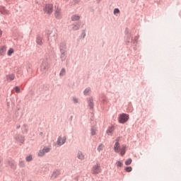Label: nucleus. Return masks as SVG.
I'll return each instance as SVG.
<instances>
[{"instance_id":"obj_38","label":"nucleus","mask_w":181,"mask_h":181,"mask_svg":"<svg viewBox=\"0 0 181 181\" xmlns=\"http://www.w3.org/2000/svg\"><path fill=\"white\" fill-rule=\"evenodd\" d=\"M73 102L74 103V104H77V103H78V99H77L76 98H73Z\"/></svg>"},{"instance_id":"obj_46","label":"nucleus","mask_w":181,"mask_h":181,"mask_svg":"<svg viewBox=\"0 0 181 181\" xmlns=\"http://www.w3.org/2000/svg\"><path fill=\"white\" fill-rule=\"evenodd\" d=\"M75 179L77 180V177H76Z\"/></svg>"},{"instance_id":"obj_10","label":"nucleus","mask_w":181,"mask_h":181,"mask_svg":"<svg viewBox=\"0 0 181 181\" xmlns=\"http://www.w3.org/2000/svg\"><path fill=\"white\" fill-rule=\"evenodd\" d=\"M67 141V136H64L63 138L59 136L57 139V144L58 146H62V145H64V143Z\"/></svg>"},{"instance_id":"obj_16","label":"nucleus","mask_w":181,"mask_h":181,"mask_svg":"<svg viewBox=\"0 0 181 181\" xmlns=\"http://www.w3.org/2000/svg\"><path fill=\"white\" fill-rule=\"evenodd\" d=\"M54 17L56 19H62V10L57 8L54 12Z\"/></svg>"},{"instance_id":"obj_27","label":"nucleus","mask_w":181,"mask_h":181,"mask_svg":"<svg viewBox=\"0 0 181 181\" xmlns=\"http://www.w3.org/2000/svg\"><path fill=\"white\" fill-rule=\"evenodd\" d=\"M65 74H66V69L62 68L59 73V76H60V77H63V76H64Z\"/></svg>"},{"instance_id":"obj_45","label":"nucleus","mask_w":181,"mask_h":181,"mask_svg":"<svg viewBox=\"0 0 181 181\" xmlns=\"http://www.w3.org/2000/svg\"><path fill=\"white\" fill-rule=\"evenodd\" d=\"M71 119H73V116L71 117Z\"/></svg>"},{"instance_id":"obj_40","label":"nucleus","mask_w":181,"mask_h":181,"mask_svg":"<svg viewBox=\"0 0 181 181\" xmlns=\"http://www.w3.org/2000/svg\"><path fill=\"white\" fill-rule=\"evenodd\" d=\"M2 33H3L2 30H0V37H2Z\"/></svg>"},{"instance_id":"obj_44","label":"nucleus","mask_w":181,"mask_h":181,"mask_svg":"<svg viewBox=\"0 0 181 181\" xmlns=\"http://www.w3.org/2000/svg\"><path fill=\"white\" fill-rule=\"evenodd\" d=\"M7 105H8V107H9V103H7Z\"/></svg>"},{"instance_id":"obj_1","label":"nucleus","mask_w":181,"mask_h":181,"mask_svg":"<svg viewBox=\"0 0 181 181\" xmlns=\"http://www.w3.org/2000/svg\"><path fill=\"white\" fill-rule=\"evenodd\" d=\"M124 33H125L124 39H125L127 46H130V45L132 46H136V43H138V39H139V37L136 36L134 37V39L132 38V34L129 33V29H128V28L125 29Z\"/></svg>"},{"instance_id":"obj_41","label":"nucleus","mask_w":181,"mask_h":181,"mask_svg":"<svg viewBox=\"0 0 181 181\" xmlns=\"http://www.w3.org/2000/svg\"><path fill=\"white\" fill-rule=\"evenodd\" d=\"M115 141L116 142H119V137H117Z\"/></svg>"},{"instance_id":"obj_5","label":"nucleus","mask_w":181,"mask_h":181,"mask_svg":"<svg viewBox=\"0 0 181 181\" xmlns=\"http://www.w3.org/2000/svg\"><path fill=\"white\" fill-rule=\"evenodd\" d=\"M54 6L53 4L48 3L43 6V11L46 15H52L53 13Z\"/></svg>"},{"instance_id":"obj_21","label":"nucleus","mask_w":181,"mask_h":181,"mask_svg":"<svg viewBox=\"0 0 181 181\" xmlns=\"http://www.w3.org/2000/svg\"><path fill=\"white\" fill-rule=\"evenodd\" d=\"M16 139L20 144H23V142H25V136H23V135L18 134L16 136Z\"/></svg>"},{"instance_id":"obj_18","label":"nucleus","mask_w":181,"mask_h":181,"mask_svg":"<svg viewBox=\"0 0 181 181\" xmlns=\"http://www.w3.org/2000/svg\"><path fill=\"white\" fill-rule=\"evenodd\" d=\"M6 53V47L5 45L0 47V56H5Z\"/></svg>"},{"instance_id":"obj_3","label":"nucleus","mask_w":181,"mask_h":181,"mask_svg":"<svg viewBox=\"0 0 181 181\" xmlns=\"http://www.w3.org/2000/svg\"><path fill=\"white\" fill-rule=\"evenodd\" d=\"M114 151L115 153H119V155L124 156L127 153V145L123 144L121 148L119 142H116L114 145Z\"/></svg>"},{"instance_id":"obj_19","label":"nucleus","mask_w":181,"mask_h":181,"mask_svg":"<svg viewBox=\"0 0 181 181\" xmlns=\"http://www.w3.org/2000/svg\"><path fill=\"white\" fill-rule=\"evenodd\" d=\"M100 103L102 107H105V105H107V98H105V96H103L102 98H100Z\"/></svg>"},{"instance_id":"obj_39","label":"nucleus","mask_w":181,"mask_h":181,"mask_svg":"<svg viewBox=\"0 0 181 181\" xmlns=\"http://www.w3.org/2000/svg\"><path fill=\"white\" fill-rule=\"evenodd\" d=\"M80 1H81V0H73L74 4H78V2H80Z\"/></svg>"},{"instance_id":"obj_22","label":"nucleus","mask_w":181,"mask_h":181,"mask_svg":"<svg viewBox=\"0 0 181 181\" xmlns=\"http://www.w3.org/2000/svg\"><path fill=\"white\" fill-rule=\"evenodd\" d=\"M7 81H13L15 80V74H11L6 76Z\"/></svg>"},{"instance_id":"obj_26","label":"nucleus","mask_w":181,"mask_h":181,"mask_svg":"<svg viewBox=\"0 0 181 181\" xmlns=\"http://www.w3.org/2000/svg\"><path fill=\"white\" fill-rule=\"evenodd\" d=\"M90 91H91V88L90 87L86 88L83 91L84 95H88V93H90Z\"/></svg>"},{"instance_id":"obj_20","label":"nucleus","mask_w":181,"mask_h":181,"mask_svg":"<svg viewBox=\"0 0 181 181\" xmlns=\"http://www.w3.org/2000/svg\"><path fill=\"white\" fill-rule=\"evenodd\" d=\"M59 175H60V170H54V171L52 173L51 179L54 180V179H56V177H57Z\"/></svg>"},{"instance_id":"obj_31","label":"nucleus","mask_w":181,"mask_h":181,"mask_svg":"<svg viewBox=\"0 0 181 181\" xmlns=\"http://www.w3.org/2000/svg\"><path fill=\"white\" fill-rule=\"evenodd\" d=\"M33 159V157H32L31 155H30L25 158L26 162H32Z\"/></svg>"},{"instance_id":"obj_42","label":"nucleus","mask_w":181,"mask_h":181,"mask_svg":"<svg viewBox=\"0 0 181 181\" xmlns=\"http://www.w3.org/2000/svg\"><path fill=\"white\" fill-rule=\"evenodd\" d=\"M21 128V125L17 126L16 129H19Z\"/></svg>"},{"instance_id":"obj_11","label":"nucleus","mask_w":181,"mask_h":181,"mask_svg":"<svg viewBox=\"0 0 181 181\" xmlns=\"http://www.w3.org/2000/svg\"><path fill=\"white\" fill-rule=\"evenodd\" d=\"M50 148L45 146L42 150H40L38 156H45V153H49L50 152Z\"/></svg>"},{"instance_id":"obj_28","label":"nucleus","mask_w":181,"mask_h":181,"mask_svg":"<svg viewBox=\"0 0 181 181\" xmlns=\"http://www.w3.org/2000/svg\"><path fill=\"white\" fill-rule=\"evenodd\" d=\"M13 90L17 94H19V93H21V88L19 86H15L13 88Z\"/></svg>"},{"instance_id":"obj_34","label":"nucleus","mask_w":181,"mask_h":181,"mask_svg":"<svg viewBox=\"0 0 181 181\" xmlns=\"http://www.w3.org/2000/svg\"><path fill=\"white\" fill-rule=\"evenodd\" d=\"M116 165H117V166L118 168H122L124 163H122V162H121V161H117V162L116 163Z\"/></svg>"},{"instance_id":"obj_33","label":"nucleus","mask_w":181,"mask_h":181,"mask_svg":"<svg viewBox=\"0 0 181 181\" xmlns=\"http://www.w3.org/2000/svg\"><path fill=\"white\" fill-rule=\"evenodd\" d=\"M19 166H20V168H25V161L20 160L19 161Z\"/></svg>"},{"instance_id":"obj_35","label":"nucleus","mask_w":181,"mask_h":181,"mask_svg":"<svg viewBox=\"0 0 181 181\" xmlns=\"http://www.w3.org/2000/svg\"><path fill=\"white\" fill-rule=\"evenodd\" d=\"M120 13L119 8H115L113 11L114 15H117V13Z\"/></svg>"},{"instance_id":"obj_17","label":"nucleus","mask_w":181,"mask_h":181,"mask_svg":"<svg viewBox=\"0 0 181 181\" xmlns=\"http://www.w3.org/2000/svg\"><path fill=\"white\" fill-rule=\"evenodd\" d=\"M76 156H77L78 159H79L80 160H84L85 156H84V153H83V152L81 151H78Z\"/></svg>"},{"instance_id":"obj_13","label":"nucleus","mask_w":181,"mask_h":181,"mask_svg":"<svg viewBox=\"0 0 181 181\" xmlns=\"http://www.w3.org/2000/svg\"><path fill=\"white\" fill-rule=\"evenodd\" d=\"M87 102L90 110H94V100L93 97L87 98Z\"/></svg>"},{"instance_id":"obj_12","label":"nucleus","mask_w":181,"mask_h":181,"mask_svg":"<svg viewBox=\"0 0 181 181\" xmlns=\"http://www.w3.org/2000/svg\"><path fill=\"white\" fill-rule=\"evenodd\" d=\"M35 42L38 46H43V37L40 34L36 35Z\"/></svg>"},{"instance_id":"obj_6","label":"nucleus","mask_w":181,"mask_h":181,"mask_svg":"<svg viewBox=\"0 0 181 181\" xmlns=\"http://www.w3.org/2000/svg\"><path fill=\"white\" fill-rule=\"evenodd\" d=\"M117 119L119 124H125L126 122H128V120L129 119V115L127 113H121L119 115Z\"/></svg>"},{"instance_id":"obj_15","label":"nucleus","mask_w":181,"mask_h":181,"mask_svg":"<svg viewBox=\"0 0 181 181\" xmlns=\"http://www.w3.org/2000/svg\"><path fill=\"white\" fill-rule=\"evenodd\" d=\"M115 129V127L114 126H110L107 128L106 134L109 136H112V134H114V131Z\"/></svg>"},{"instance_id":"obj_30","label":"nucleus","mask_w":181,"mask_h":181,"mask_svg":"<svg viewBox=\"0 0 181 181\" xmlns=\"http://www.w3.org/2000/svg\"><path fill=\"white\" fill-rule=\"evenodd\" d=\"M13 52H14L13 48H10V49L8 50V52H7L8 56H12Z\"/></svg>"},{"instance_id":"obj_14","label":"nucleus","mask_w":181,"mask_h":181,"mask_svg":"<svg viewBox=\"0 0 181 181\" xmlns=\"http://www.w3.org/2000/svg\"><path fill=\"white\" fill-rule=\"evenodd\" d=\"M8 165L13 169V170H16V163H15V160L12 159H8L7 160Z\"/></svg>"},{"instance_id":"obj_7","label":"nucleus","mask_w":181,"mask_h":181,"mask_svg":"<svg viewBox=\"0 0 181 181\" xmlns=\"http://www.w3.org/2000/svg\"><path fill=\"white\" fill-rule=\"evenodd\" d=\"M49 67H50V64H49V62L47 61V59H43L40 66L41 71L42 73H46V71L49 70Z\"/></svg>"},{"instance_id":"obj_29","label":"nucleus","mask_w":181,"mask_h":181,"mask_svg":"<svg viewBox=\"0 0 181 181\" xmlns=\"http://www.w3.org/2000/svg\"><path fill=\"white\" fill-rule=\"evenodd\" d=\"M131 163H132V158H129L125 161V165L127 166H129V165H131Z\"/></svg>"},{"instance_id":"obj_23","label":"nucleus","mask_w":181,"mask_h":181,"mask_svg":"<svg viewBox=\"0 0 181 181\" xmlns=\"http://www.w3.org/2000/svg\"><path fill=\"white\" fill-rule=\"evenodd\" d=\"M71 19L73 22H78V21H80V16L77 14L73 15Z\"/></svg>"},{"instance_id":"obj_8","label":"nucleus","mask_w":181,"mask_h":181,"mask_svg":"<svg viewBox=\"0 0 181 181\" xmlns=\"http://www.w3.org/2000/svg\"><path fill=\"white\" fill-rule=\"evenodd\" d=\"M102 170L101 164H100V163H97L96 165L93 166L91 172L93 175H98L99 173H101Z\"/></svg>"},{"instance_id":"obj_2","label":"nucleus","mask_w":181,"mask_h":181,"mask_svg":"<svg viewBox=\"0 0 181 181\" xmlns=\"http://www.w3.org/2000/svg\"><path fill=\"white\" fill-rule=\"evenodd\" d=\"M59 49L60 52L61 62H66L68 56L67 44L65 42H62L59 45Z\"/></svg>"},{"instance_id":"obj_9","label":"nucleus","mask_w":181,"mask_h":181,"mask_svg":"<svg viewBox=\"0 0 181 181\" xmlns=\"http://www.w3.org/2000/svg\"><path fill=\"white\" fill-rule=\"evenodd\" d=\"M81 26V21H76L69 26V30H78Z\"/></svg>"},{"instance_id":"obj_43","label":"nucleus","mask_w":181,"mask_h":181,"mask_svg":"<svg viewBox=\"0 0 181 181\" xmlns=\"http://www.w3.org/2000/svg\"><path fill=\"white\" fill-rule=\"evenodd\" d=\"M98 4H99V2H101V0H97Z\"/></svg>"},{"instance_id":"obj_36","label":"nucleus","mask_w":181,"mask_h":181,"mask_svg":"<svg viewBox=\"0 0 181 181\" xmlns=\"http://www.w3.org/2000/svg\"><path fill=\"white\" fill-rule=\"evenodd\" d=\"M103 144H100L98 147V152H101V151H103Z\"/></svg>"},{"instance_id":"obj_32","label":"nucleus","mask_w":181,"mask_h":181,"mask_svg":"<svg viewBox=\"0 0 181 181\" xmlns=\"http://www.w3.org/2000/svg\"><path fill=\"white\" fill-rule=\"evenodd\" d=\"M124 170L127 173L132 172V167L131 166L125 167Z\"/></svg>"},{"instance_id":"obj_24","label":"nucleus","mask_w":181,"mask_h":181,"mask_svg":"<svg viewBox=\"0 0 181 181\" xmlns=\"http://www.w3.org/2000/svg\"><path fill=\"white\" fill-rule=\"evenodd\" d=\"M92 136H94L97 132V127L95 126H92L90 129Z\"/></svg>"},{"instance_id":"obj_25","label":"nucleus","mask_w":181,"mask_h":181,"mask_svg":"<svg viewBox=\"0 0 181 181\" xmlns=\"http://www.w3.org/2000/svg\"><path fill=\"white\" fill-rule=\"evenodd\" d=\"M0 13L1 15H6L8 13V11L5 9V7L1 6L0 7Z\"/></svg>"},{"instance_id":"obj_37","label":"nucleus","mask_w":181,"mask_h":181,"mask_svg":"<svg viewBox=\"0 0 181 181\" xmlns=\"http://www.w3.org/2000/svg\"><path fill=\"white\" fill-rule=\"evenodd\" d=\"M81 37H83V39H84V37H86V30H82Z\"/></svg>"},{"instance_id":"obj_4","label":"nucleus","mask_w":181,"mask_h":181,"mask_svg":"<svg viewBox=\"0 0 181 181\" xmlns=\"http://www.w3.org/2000/svg\"><path fill=\"white\" fill-rule=\"evenodd\" d=\"M45 35L48 39V42H56L57 40V33L49 30L45 31Z\"/></svg>"}]
</instances>
